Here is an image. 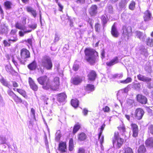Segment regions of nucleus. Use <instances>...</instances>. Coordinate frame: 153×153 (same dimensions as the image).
<instances>
[{
    "instance_id": "7",
    "label": "nucleus",
    "mask_w": 153,
    "mask_h": 153,
    "mask_svg": "<svg viewBox=\"0 0 153 153\" xmlns=\"http://www.w3.org/2000/svg\"><path fill=\"white\" fill-rule=\"evenodd\" d=\"M144 114L143 110L141 108H138L135 110L134 115L136 118L139 120L142 118Z\"/></svg>"
},
{
    "instance_id": "34",
    "label": "nucleus",
    "mask_w": 153,
    "mask_h": 153,
    "mask_svg": "<svg viewBox=\"0 0 153 153\" xmlns=\"http://www.w3.org/2000/svg\"><path fill=\"white\" fill-rule=\"evenodd\" d=\"M71 105L74 107H77L79 105L78 101L77 100H72L71 101Z\"/></svg>"
},
{
    "instance_id": "48",
    "label": "nucleus",
    "mask_w": 153,
    "mask_h": 153,
    "mask_svg": "<svg viewBox=\"0 0 153 153\" xmlns=\"http://www.w3.org/2000/svg\"><path fill=\"white\" fill-rule=\"evenodd\" d=\"M100 26L101 25L98 23H97L95 25V29L96 32H99L100 31Z\"/></svg>"
},
{
    "instance_id": "46",
    "label": "nucleus",
    "mask_w": 153,
    "mask_h": 153,
    "mask_svg": "<svg viewBox=\"0 0 153 153\" xmlns=\"http://www.w3.org/2000/svg\"><path fill=\"white\" fill-rule=\"evenodd\" d=\"M118 129L121 132L123 133H124L126 131V129L124 125L123 124H122V126H120L118 127Z\"/></svg>"
},
{
    "instance_id": "60",
    "label": "nucleus",
    "mask_w": 153,
    "mask_h": 153,
    "mask_svg": "<svg viewBox=\"0 0 153 153\" xmlns=\"http://www.w3.org/2000/svg\"><path fill=\"white\" fill-rule=\"evenodd\" d=\"M77 153H85V150L82 147L79 148Z\"/></svg>"
},
{
    "instance_id": "5",
    "label": "nucleus",
    "mask_w": 153,
    "mask_h": 153,
    "mask_svg": "<svg viewBox=\"0 0 153 153\" xmlns=\"http://www.w3.org/2000/svg\"><path fill=\"white\" fill-rule=\"evenodd\" d=\"M20 54L21 59L19 57H18L17 59L21 64H24L25 62V60L23 59H25L29 57L30 56V53L29 51L27 49L23 48L21 50Z\"/></svg>"
},
{
    "instance_id": "58",
    "label": "nucleus",
    "mask_w": 153,
    "mask_h": 153,
    "mask_svg": "<svg viewBox=\"0 0 153 153\" xmlns=\"http://www.w3.org/2000/svg\"><path fill=\"white\" fill-rule=\"evenodd\" d=\"M124 153H133L131 149L129 147H127L125 149Z\"/></svg>"
},
{
    "instance_id": "13",
    "label": "nucleus",
    "mask_w": 153,
    "mask_h": 153,
    "mask_svg": "<svg viewBox=\"0 0 153 153\" xmlns=\"http://www.w3.org/2000/svg\"><path fill=\"white\" fill-rule=\"evenodd\" d=\"M131 129L133 131V136L134 137H136L138 134V128L137 126L134 123H132L131 124Z\"/></svg>"
},
{
    "instance_id": "32",
    "label": "nucleus",
    "mask_w": 153,
    "mask_h": 153,
    "mask_svg": "<svg viewBox=\"0 0 153 153\" xmlns=\"http://www.w3.org/2000/svg\"><path fill=\"white\" fill-rule=\"evenodd\" d=\"M141 85L139 83H133L132 87L137 91H140L141 89Z\"/></svg>"
},
{
    "instance_id": "4",
    "label": "nucleus",
    "mask_w": 153,
    "mask_h": 153,
    "mask_svg": "<svg viewBox=\"0 0 153 153\" xmlns=\"http://www.w3.org/2000/svg\"><path fill=\"white\" fill-rule=\"evenodd\" d=\"M112 142L114 147L120 148L122 146L124 140L119 137L118 133H115L112 139Z\"/></svg>"
},
{
    "instance_id": "9",
    "label": "nucleus",
    "mask_w": 153,
    "mask_h": 153,
    "mask_svg": "<svg viewBox=\"0 0 153 153\" xmlns=\"http://www.w3.org/2000/svg\"><path fill=\"white\" fill-rule=\"evenodd\" d=\"M137 100L140 103L146 104L147 101L146 97L142 94H138L137 96Z\"/></svg>"
},
{
    "instance_id": "44",
    "label": "nucleus",
    "mask_w": 153,
    "mask_h": 153,
    "mask_svg": "<svg viewBox=\"0 0 153 153\" xmlns=\"http://www.w3.org/2000/svg\"><path fill=\"white\" fill-rule=\"evenodd\" d=\"M16 91L24 97H26L25 92L24 90L21 89H17Z\"/></svg>"
},
{
    "instance_id": "6",
    "label": "nucleus",
    "mask_w": 153,
    "mask_h": 153,
    "mask_svg": "<svg viewBox=\"0 0 153 153\" xmlns=\"http://www.w3.org/2000/svg\"><path fill=\"white\" fill-rule=\"evenodd\" d=\"M123 34L124 36H127V39L129 37L131 36L132 34V29L130 26H123Z\"/></svg>"
},
{
    "instance_id": "16",
    "label": "nucleus",
    "mask_w": 153,
    "mask_h": 153,
    "mask_svg": "<svg viewBox=\"0 0 153 153\" xmlns=\"http://www.w3.org/2000/svg\"><path fill=\"white\" fill-rule=\"evenodd\" d=\"M136 35L141 40L144 41L146 38L145 34L139 31H136L135 32Z\"/></svg>"
},
{
    "instance_id": "2",
    "label": "nucleus",
    "mask_w": 153,
    "mask_h": 153,
    "mask_svg": "<svg viewBox=\"0 0 153 153\" xmlns=\"http://www.w3.org/2000/svg\"><path fill=\"white\" fill-rule=\"evenodd\" d=\"M37 81L39 83L42 85V88L45 90L50 89L51 84L49 79L45 76L38 78Z\"/></svg>"
},
{
    "instance_id": "62",
    "label": "nucleus",
    "mask_w": 153,
    "mask_h": 153,
    "mask_svg": "<svg viewBox=\"0 0 153 153\" xmlns=\"http://www.w3.org/2000/svg\"><path fill=\"white\" fill-rule=\"evenodd\" d=\"M79 68V65H78L74 63L73 66V69L75 71H77Z\"/></svg>"
},
{
    "instance_id": "33",
    "label": "nucleus",
    "mask_w": 153,
    "mask_h": 153,
    "mask_svg": "<svg viewBox=\"0 0 153 153\" xmlns=\"http://www.w3.org/2000/svg\"><path fill=\"white\" fill-rule=\"evenodd\" d=\"M103 131V130H100L98 137L99 139L101 146H102V144L103 143L104 140V136H101Z\"/></svg>"
},
{
    "instance_id": "30",
    "label": "nucleus",
    "mask_w": 153,
    "mask_h": 153,
    "mask_svg": "<svg viewBox=\"0 0 153 153\" xmlns=\"http://www.w3.org/2000/svg\"><path fill=\"white\" fill-rule=\"evenodd\" d=\"M94 85L90 84H88L85 88L86 90L88 91V92L94 91Z\"/></svg>"
},
{
    "instance_id": "17",
    "label": "nucleus",
    "mask_w": 153,
    "mask_h": 153,
    "mask_svg": "<svg viewBox=\"0 0 153 153\" xmlns=\"http://www.w3.org/2000/svg\"><path fill=\"white\" fill-rule=\"evenodd\" d=\"M96 75V74L95 71H91L88 74L89 80L92 81L94 80Z\"/></svg>"
},
{
    "instance_id": "22",
    "label": "nucleus",
    "mask_w": 153,
    "mask_h": 153,
    "mask_svg": "<svg viewBox=\"0 0 153 153\" xmlns=\"http://www.w3.org/2000/svg\"><path fill=\"white\" fill-rule=\"evenodd\" d=\"M151 13L149 10L146 11L144 13V16L143 17L144 20L145 21H149L151 19Z\"/></svg>"
},
{
    "instance_id": "26",
    "label": "nucleus",
    "mask_w": 153,
    "mask_h": 153,
    "mask_svg": "<svg viewBox=\"0 0 153 153\" xmlns=\"http://www.w3.org/2000/svg\"><path fill=\"white\" fill-rule=\"evenodd\" d=\"M101 19L103 23L104 28V27L105 26V24L107 23V21L108 20V19L107 15L105 14L101 16Z\"/></svg>"
},
{
    "instance_id": "64",
    "label": "nucleus",
    "mask_w": 153,
    "mask_h": 153,
    "mask_svg": "<svg viewBox=\"0 0 153 153\" xmlns=\"http://www.w3.org/2000/svg\"><path fill=\"white\" fill-rule=\"evenodd\" d=\"M85 0H77L76 1V2L77 4H81L85 3Z\"/></svg>"
},
{
    "instance_id": "42",
    "label": "nucleus",
    "mask_w": 153,
    "mask_h": 153,
    "mask_svg": "<svg viewBox=\"0 0 153 153\" xmlns=\"http://www.w3.org/2000/svg\"><path fill=\"white\" fill-rule=\"evenodd\" d=\"M60 133V131L59 130H58L57 131L56 133L55 140L57 142L59 141L61 137Z\"/></svg>"
},
{
    "instance_id": "45",
    "label": "nucleus",
    "mask_w": 153,
    "mask_h": 153,
    "mask_svg": "<svg viewBox=\"0 0 153 153\" xmlns=\"http://www.w3.org/2000/svg\"><path fill=\"white\" fill-rule=\"evenodd\" d=\"M0 144H4L6 143V139L5 137L0 135Z\"/></svg>"
},
{
    "instance_id": "3",
    "label": "nucleus",
    "mask_w": 153,
    "mask_h": 153,
    "mask_svg": "<svg viewBox=\"0 0 153 153\" xmlns=\"http://www.w3.org/2000/svg\"><path fill=\"white\" fill-rule=\"evenodd\" d=\"M42 65L48 70H51L53 67V64L51 58L48 56H43L41 61Z\"/></svg>"
},
{
    "instance_id": "19",
    "label": "nucleus",
    "mask_w": 153,
    "mask_h": 153,
    "mask_svg": "<svg viewBox=\"0 0 153 153\" xmlns=\"http://www.w3.org/2000/svg\"><path fill=\"white\" fill-rule=\"evenodd\" d=\"M118 57L116 56L112 59L110 61L107 62L106 64L108 66H111L118 63Z\"/></svg>"
},
{
    "instance_id": "20",
    "label": "nucleus",
    "mask_w": 153,
    "mask_h": 153,
    "mask_svg": "<svg viewBox=\"0 0 153 153\" xmlns=\"http://www.w3.org/2000/svg\"><path fill=\"white\" fill-rule=\"evenodd\" d=\"M66 97L65 94L64 93H61L58 95L57 100L60 102L64 101Z\"/></svg>"
},
{
    "instance_id": "36",
    "label": "nucleus",
    "mask_w": 153,
    "mask_h": 153,
    "mask_svg": "<svg viewBox=\"0 0 153 153\" xmlns=\"http://www.w3.org/2000/svg\"><path fill=\"white\" fill-rule=\"evenodd\" d=\"M10 38L8 39L9 41L11 42L12 43H13L16 42L17 40L18 39L17 38V36L16 35H11L10 36Z\"/></svg>"
},
{
    "instance_id": "18",
    "label": "nucleus",
    "mask_w": 153,
    "mask_h": 153,
    "mask_svg": "<svg viewBox=\"0 0 153 153\" xmlns=\"http://www.w3.org/2000/svg\"><path fill=\"white\" fill-rule=\"evenodd\" d=\"M27 11L32 15L34 18L36 17L37 15V12L36 10L30 7H27Z\"/></svg>"
},
{
    "instance_id": "39",
    "label": "nucleus",
    "mask_w": 153,
    "mask_h": 153,
    "mask_svg": "<svg viewBox=\"0 0 153 153\" xmlns=\"http://www.w3.org/2000/svg\"><path fill=\"white\" fill-rule=\"evenodd\" d=\"M146 151L145 147L143 145H141L139 147L138 150V153H144Z\"/></svg>"
},
{
    "instance_id": "47",
    "label": "nucleus",
    "mask_w": 153,
    "mask_h": 153,
    "mask_svg": "<svg viewBox=\"0 0 153 153\" xmlns=\"http://www.w3.org/2000/svg\"><path fill=\"white\" fill-rule=\"evenodd\" d=\"M135 3L134 1H132L129 5V8L131 10H133L135 7Z\"/></svg>"
},
{
    "instance_id": "28",
    "label": "nucleus",
    "mask_w": 153,
    "mask_h": 153,
    "mask_svg": "<svg viewBox=\"0 0 153 153\" xmlns=\"http://www.w3.org/2000/svg\"><path fill=\"white\" fill-rule=\"evenodd\" d=\"M86 135L84 133H81L78 136V139L80 141H84L86 139Z\"/></svg>"
},
{
    "instance_id": "15",
    "label": "nucleus",
    "mask_w": 153,
    "mask_h": 153,
    "mask_svg": "<svg viewBox=\"0 0 153 153\" xmlns=\"http://www.w3.org/2000/svg\"><path fill=\"white\" fill-rule=\"evenodd\" d=\"M129 0H121L119 3V6L120 9L122 10L125 9L126 7L127 4Z\"/></svg>"
},
{
    "instance_id": "63",
    "label": "nucleus",
    "mask_w": 153,
    "mask_h": 153,
    "mask_svg": "<svg viewBox=\"0 0 153 153\" xmlns=\"http://www.w3.org/2000/svg\"><path fill=\"white\" fill-rule=\"evenodd\" d=\"M102 110L104 112H108L110 109L108 106H106L105 108H103Z\"/></svg>"
},
{
    "instance_id": "1",
    "label": "nucleus",
    "mask_w": 153,
    "mask_h": 153,
    "mask_svg": "<svg viewBox=\"0 0 153 153\" xmlns=\"http://www.w3.org/2000/svg\"><path fill=\"white\" fill-rule=\"evenodd\" d=\"M85 58L91 64H94L97 61L98 57V53L92 49L86 48L85 50Z\"/></svg>"
},
{
    "instance_id": "14",
    "label": "nucleus",
    "mask_w": 153,
    "mask_h": 153,
    "mask_svg": "<svg viewBox=\"0 0 153 153\" xmlns=\"http://www.w3.org/2000/svg\"><path fill=\"white\" fill-rule=\"evenodd\" d=\"M112 35L115 37H117L119 35L118 33L114 24L112 26L111 31Z\"/></svg>"
},
{
    "instance_id": "59",
    "label": "nucleus",
    "mask_w": 153,
    "mask_h": 153,
    "mask_svg": "<svg viewBox=\"0 0 153 153\" xmlns=\"http://www.w3.org/2000/svg\"><path fill=\"white\" fill-rule=\"evenodd\" d=\"M3 43L5 46H9L10 45V44L12 42L9 41L8 39V42L6 40H4Z\"/></svg>"
},
{
    "instance_id": "40",
    "label": "nucleus",
    "mask_w": 153,
    "mask_h": 153,
    "mask_svg": "<svg viewBox=\"0 0 153 153\" xmlns=\"http://www.w3.org/2000/svg\"><path fill=\"white\" fill-rule=\"evenodd\" d=\"M146 44L151 47L153 46V40L149 38H147L146 41Z\"/></svg>"
},
{
    "instance_id": "37",
    "label": "nucleus",
    "mask_w": 153,
    "mask_h": 153,
    "mask_svg": "<svg viewBox=\"0 0 153 153\" xmlns=\"http://www.w3.org/2000/svg\"><path fill=\"white\" fill-rule=\"evenodd\" d=\"M13 99L16 103H21L22 102V99L20 98L19 97L16 95H15Z\"/></svg>"
},
{
    "instance_id": "38",
    "label": "nucleus",
    "mask_w": 153,
    "mask_h": 153,
    "mask_svg": "<svg viewBox=\"0 0 153 153\" xmlns=\"http://www.w3.org/2000/svg\"><path fill=\"white\" fill-rule=\"evenodd\" d=\"M129 14L123 12L121 14L122 19L123 20H126L129 18Z\"/></svg>"
},
{
    "instance_id": "8",
    "label": "nucleus",
    "mask_w": 153,
    "mask_h": 153,
    "mask_svg": "<svg viewBox=\"0 0 153 153\" xmlns=\"http://www.w3.org/2000/svg\"><path fill=\"white\" fill-rule=\"evenodd\" d=\"M59 85V78L58 77H55L54 79V81L52 85H51V87L50 89L56 90L58 88Z\"/></svg>"
},
{
    "instance_id": "21",
    "label": "nucleus",
    "mask_w": 153,
    "mask_h": 153,
    "mask_svg": "<svg viewBox=\"0 0 153 153\" xmlns=\"http://www.w3.org/2000/svg\"><path fill=\"white\" fill-rule=\"evenodd\" d=\"M23 25L20 23L18 22L15 25L16 27L19 29L24 30L25 29V27L24 25L26 24V19H24L23 20Z\"/></svg>"
},
{
    "instance_id": "29",
    "label": "nucleus",
    "mask_w": 153,
    "mask_h": 153,
    "mask_svg": "<svg viewBox=\"0 0 153 153\" xmlns=\"http://www.w3.org/2000/svg\"><path fill=\"white\" fill-rule=\"evenodd\" d=\"M28 68L30 70H33L35 69L37 67V64L35 61L32 62L28 66Z\"/></svg>"
},
{
    "instance_id": "57",
    "label": "nucleus",
    "mask_w": 153,
    "mask_h": 153,
    "mask_svg": "<svg viewBox=\"0 0 153 153\" xmlns=\"http://www.w3.org/2000/svg\"><path fill=\"white\" fill-rule=\"evenodd\" d=\"M148 132L153 135V125H151L149 126Z\"/></svg>"
},
{
    "instance_id": "50",
    "label": "nucleus",
    "mask_w": 153,
    "mask_h": 153,
    "mask_svg": "<svg viewBox=\"0 0 153 153\" xmlns=\"http://www.w3.org/2000/svg\"><path fill=\"white\" fill-rule=\"evenodd\" d=\"M80 128V126L77 125H75L73 129V134L76 133L79 130V128Z\"/></svg>"
},
{
    "instance_id": "10",
    "label": "nucleus",
    "mask_w": 153,
    "mask_h": 153,
    "mask_svg": "<svg viewBox=\"0 0 153 153\" xmlns=\"http://www.w3.org/2000/svg\"><path fill=\"white\" fill-rule=\"evenodd\" d=\"M138 79L140 81L144 82H147L152 81V78L141 74H139L137 76Z\"/></svg>"
},
{
    "instance_id": "31",
    "label": "nucleus",
    "mask_w": 153,
    "mask_h": 153,
    "mask_svg": "<svg viewBox=\"0 0 153 153\" xmlns=\"http://www.w3.org/2000/svg\"><path fill=\"white\" fill-rule=\"evenodd\" d=\"M134 103V101L131 99H128L127 101L128 108H130L133 107Z\"/></svg>"
},
{
    "instance_id": "51",
    "label": "nucleus",
    "mask_w": 153,
    "mask_h": 153,
    "mask_svg": "<svg viewBox=\"0 0 153 153\" xmlns=\"http://www.w3.org/2000/svg\"><path fill=\"white\" fill-rule=\"evenodd\" d=\"M7 93L12 98H13L16 95L13 91L10 90H9L7 91Z\"/></svg>"
},
{
    "instance_id": "25",
    "label": "nucleus",
    "mask_w": 153,
    "mask_h": 153,
    "mask_svg": "<svg viewBox=\"0 0 153 153\" xmlns=\"http://www.w3.org/2000/svg\"><path fill=\"white\" fill-rule=\"evenodd\" d=\"M72 81L74 84L77 85L81 83L82 80L80 77L77 76L73 78Z\"/></svg>"
},
{
    "instance_id": "12",
    "label": "nucleus",
    "mask_w": 153,
    "mask_h": 153,
    "mask_svg": "<svg viewBox=\"0 0 153 153\" xmlns=\"http://www.w3.org/2000/svg\"><path fill=\"white\" fill-rule=\"evenodd\" d=\"M97 7L96 5H93L89 10V13L91 16H95L97 13Z\"/></svg>"
},
{
    "instance_id": "49",
    "label": "nucleus",
    "mask_w": 153,
    "mask_h": 153,
    "mask_svg": "<svg viewBox=\"0 0 153 153\" xmlns=\"http://www.w3.org/2000/svg\"><path fill=\"white\" fill-rule=\"evenodd\" d=\"M123 76V73L120 74H115L113 75V77L118 79L121 78Z\"/></svg>"
},
{
    "instance_id": "61",
    "label": "nucleus",
    "mask_w": 153,
    "mask_h": 153,
    "mask_svg": "<svg viewBox=\"0 0 153 153\" xmlns=\"http://www.w3.org/2000/svg\"><path fill=\"white\" fill-rule=\"evenodd\" d=\"M28 26L30 28L34 29L36 28L37 25L36 23H33L31 25H29Z\"/></svg>"
},
{
    "instance_id": "55",
    "label": "nucleus",
    "mask_w": 153,
    "mask_h": 153,
    "mask_svg": "<svg viewBox=\"0 0 153 153\" xmlns=\"http://www.w3.org/2000/svg\"><path fill=\"white\" fill-rule=\"evenodd\" d=\"M5 69L8 73L10 74L11 73L12 69L10 67L7 65L5 67Z\"/></svg>"
},
{
    "instance_id": "41",
    "label": "nucleus",
    "mask_w": 153,
    "mask_h": 153,
    "mask_svg": "<svg viewBox=\"0 0 153 153\" xmlns=\"http://www.w3.org/2000/svg\"><path fill=\"white\" fill-rule=\"evenodd\" d=\"M141 53L146 56H148V53L147 49L144 48H142L140 50Z\"/></svg>"
},
{
    "instance_id": "52",
    "label": "nucleus",
    "mask_w": 153,
    "mask_h": 153,
    "mask_svg": "<svg viewBox=\"0 0 153 153\" xmlns=\"http://www.w3.org/2000/svg\"><path fill=\"white\" fill-rule=\"evenodd\" d=\"M145 71L148 73H150L152 71L151 67L150 65H146L145 67Z\"/></svg>"
},
{
    "instance_id": "27",
    "label": "nucleus",
    "mask_w": 153,
    "mask_h": 153,
    "mask_svg": "<svg viewBox=\"0 0 153 153\" xmlns=\"http://www.w3.org/2000/svg\"><path fill=\"white\" fill-rule=\"evenodd\" d=\"M0 81L3 85L9 88L11 87V85L6 80L4 79L3 77H2L0 79Z\"/></svg>"
},
{
    "instance_id": "56",
    "label": "nucleus",
    "mask_w": 153,
    "mask_h": 153,
    "mask_svg": "<svg viewBox=\"0 0 153 153\" xmlns=\"http://www.w3.org/2000/svg\"><path fill=\"white\" fill-rule=\"evenodd\" d=\"M146 83H147L148 88L150 89L153 88V81L152 80L150 82H146Z\"/></svg>"
},
{
    "instance_id": "24",
    "label": "nucleus",
    "mask_w": 153,
    "mask_h": 153,
    "mask_svg": "<svg viewBox=\"0 0 153 153\" xmlns=\"http://www.w3.org/2000/svg\"><path fill=\"white\" fill-rule=\"evenodd\" d=\"M146 144L147 146L150 147H153V138L150 137L146 141Z\"/></svg>"
},
{
    "instance_id": "11",
    "label": "nucleus",
    "mask_w": 153,
    "mask_h": 153,
    "mask_svg": "<svg viewBox=\"0 0 153 153\" xmlns=\"http://www.w3.org/2000/svg\"><path fill=\"white\" fill-rule=\"evenodd\" d=\"M28 82L30 88L34 91H37L38 87L32 78L29 77Z\"/></svg>"
},
{
    "instance_id": "35",
    "label": "nucleus",
    "mask_w": 153,
    "mask_h": 153,
    "mask_svg": "<svg viewBox=\"0 0 153 153\" xmlns=\"http://www.w3.org/2000/svg\"><path fill=\"white\" fill-rule=\"evenodd\" d=\"M8 29L7 27L5 26H2L0 29V33L1 34L6 33L8 31Z\"/></svg>"
},
{
    "instance_id": "54",
    "label": "nucleus",
    "mask_w": 153,
    "mask_h": 153,
    "mask_svg": "<svg viewBox=\"0 0 153 153\" xmlns=\"http://www.w3.org/2000/svg\"><path fill=\"white\" fill-rule=\"evenodd\" d=\"M31 30H25L23 32L22 31H20L19 32V35L21 36H24L25 34L26 33H29L31 31Z\"/></svg>"
},
{
    "instance_id": "53",
    "label": "nucleus",
    "mask_w": 153,
    "mask_h": 153,
    "mask_svg": "<svg viewBox=\"0 0 153 153\" xmlns=\"http://www.w3.org/2000/svg\"><path fill=\"white\" fill-rule=\"evenodd\" d=\"M4 5L7 9H10L11 8V3L10 1H7L4 3Z\"/></svg>"
},
{
    "instance_id": "43",
    "label": "nucleus",
    "mask_w": 153,
    "mask_h": 153,
    "mask_svg": "<svg viewBox=\"0 0 153 153\" xmlns=\"http://www.w3.org/2000/svg\"><path fill=\"white\" fill-rule=\"evenodd\" d=\"M131 81L132 79L130 77H128L126 80L120 81V82L124 84H126L131 82Z\"/></svg>"
},
{
    "instance_id": "23",
    "label": "nucleus",
    "mask_w": 153,
    "mask_h": 153,
    "mask_svg": "<svg viewBox=\"0 0 153 153\" xmlns=\"http://www.w3.org/2000/svg\"><path fill=\"white\" fill-rule=\"evenodd\" d=\"M59 149L62 152H65L66 149V145L64 142L60 143L59 144Z\"/></svg>"
}]
</instances>
